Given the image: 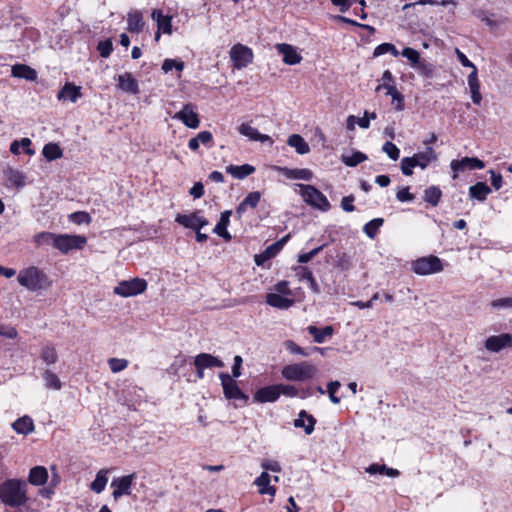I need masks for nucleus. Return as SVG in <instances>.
<instances>
[{
  "mask_svg": "<svg viewBox=\"0 0 512 512\" xmlns=\"http://www.w3.org/2000/svg\"><path fill=\"white\" fill-rule=\"evenodd\" d=\"M200 144L204 145L207 148H211L214 144L212 133L209 131L199 132L196 137L191 138L189 140L188 147L192 151H197L200 147Z\"/></svg>",
  "mask_w": 512,
  "mask_h": 512,
  "instance_id": "b1692460",
  "label": "nucleus"
},
{
  "mask_svg": "<svg viewBox=\"0 0 512 512\" xmlns=\"http://www.w3.org/2000/svg\"><path fill=\"white\" fill-rule=\"evenodd\" d=\"M261 467L265 471L280 472L281 466L276 460L265 459L261 463Z\"/></svg>",
  "mask_w": 512,
  "mask_h": 512,
  "instance_id": "774afa93",
  "label": "nucleus"
},
{
  "mask_svg": "<svg viewBox=\"0 0 512 512\" xmlns=\"http://www.w3.org/2000/svg\"><path fill=\"white\" fill-rule=\"evenodd\" d=\"M484 347L491 353H499L502 350L512 349V333L491 335L484 341Z\"/></svg>",
  "mask_w": 512,
  "mask_h": 512,
  "instance_id": "9d476101",
  "label": "nucleus"
},
{
  "mask_svg": "<svg viewBox=\"0 0 512 512\" xmlns=\"http://www.w3.org/2000/svg\"><path fill=\"white\" fill-rule=\"evenodd\" d=\"M223 392L228 399H244L245 395L238 387L237 382L228 374L221 373L219 375Z\"/></svg>",
  "mask_w": 512,
  "mask_h": 512,
  "instance_id": "2eb2a0df",
  "label": "nucleus"
},
{
  "mask_svg": "<svg viewBox=\"0 0 512 512\" xmlns=\"http://www.w3.org/2000/svg\"><path fill=\"white\" fill-rule=\"evenodd\" d=\"M48 480V472L47 469L43 466H35L33 467L28 476V481L30 484L35 486L44 485Z\"/></svg>",
  "mask_w": 512,
  "mask_h": 512,
  "instance_id": "2f4dec72",
  "label": "nucleus"
},
{
  "mask_svg": "<svg viewBox=\"0 0 512 512\" xmlns=\"http://www.w3.org/2000/svg\"><path fill=\"white\" fill-rule=\"evenodd\" d=\"M413 69L425 78H433L435 75V66L422 58Z\"/></svg>",
  "mask_w": 512,
  "mask_h": 512,
  "instance_id": "c03bdc74",
  "label": "nucleus"
},
{
  "mask_svg": "<svg viewBox=\"0 0 512 512\" xmlns=\"http://www.w3.org/2000/svg\"><path fill=\"white\" fill-rule=\"evenodd\" d=\"M226 171L234 178L243 179L252 174L255 171V168L249 164L241 166L230 165L226 168Z\"/></svg>",
  "mask_w": 512,
  "mask_h": 512,
  "instance_id": "a19ab883",
  "label": "nucleus"
},
{
  "mask_svg": "<svg viewBox=\"0 0 512 512\" xmlns=\"http://www.w3.org/2000/svg\"><path fill=\"white\" fill-rule=\"evenodd\" d=\"M284 346H285V349L287 351H289L290 353H292V354H299V355H302V356H305V357L309 355L308 351H306L305 349H303L302 347L297 345L292 340L285 341Z\"/></svg>",
  "mask_w": 512,
  "mask_h": 512,
  "instance_id": "e2e57ef3",
  "label": "nucleus"
},
{
  "mask_svg": "<svg viewBox=\"0 0 512 512\" xmlns=\"http://www.w3.org/2000/svg\"><path fill=\"white\" fill-rule=\"evenodd\" d=\"M175 221L180 225L195 231H198L202 227L208 225V221L200 215L199 211L191 214H178Z\"/></svg>",
  "mask_w": 512,
  "mask_h": 512,
  "instance_id": "ddd939ff",
  "label": "nucleus"
},
{
  "mask_svg": "<svg viewBox=\"0 0 512 512\" xmlns=\"http://www.w3.org/2000/svg\"><path fill=\"white\" fill-rule=\"evenodd\" d=\"M229 54L234 68L239 70L247 67L253 61L252 49L240 43L235 44Z\"/></svg>",
  "mask_w": 512,
  "mask_h": 512,
  "instance_id": "1a4fd4ad",
  "label": "nucleus"
},
{
  "mask_svg": "<svg viewBox=\"0 0 512 512\" xmlns=\"http://www.w3.org/2000/svg\"><path fill=\"white\" fill-rule=\"evenodd\" d=\"M377 114L375 112L365 111L363 117L358 118L357 125L362 129H368L370 127V121L375 120Z\"/></svg>",
  "mask_w": 512,
  "mask_h": 512,
  "instance_id": "680f3d73",
  "label": "nucleus"
},
{
  "mask_svg": "<svg viewBox=\"0 0 512 512\" xmlns=\"http://www.w3.org/2000/svg\"><path fill=\"white\" fill-rule=\"evenodd\" d=\"M5 178L8 186L19 188L25 185V175L19 170L8 169Z\"/></svg>",
  "mask_w": 512,
  "mask_h": 512,
  "instance_id": "58836bf2",
  "label": "nucleus"
},
{
  "mask_svg": "<svg viewBox=\"0 0 512 512\" xmlns=\"http://www.w3.org/2000/svg\"><path fill=\"white\" fill-rule=\"evenodd\" d=\"M266 303L272 307L286 310L294 304V300L293 298L271 292L266 295Z\"/></svg>",
  "mask_w": 512,
  "mask_h": 512,
  "instance_id": "393cba45",
  "label": "nucleus"
},
{
  "mask_svg": "<svg viewBox=\"0 0 512 512\" xmlns=\"http://www.w3.org/2000/svg\"><path fill=\"white\" fill-rule=\"evenodd\" d=\"M401 55L409 61L412 68H414L417 65V63L421 60L420 53L417 50L410 47L404 48L401 52Z\"/></svg>",
  "mask_w": 512,
  "mask_h": 512,
  "instance_id": "603ef678",
  "label": "nucleus"
},
{
  "mask_svg": "<svg viewBox=\"0 0 512 512\" xmlns=\"http://www.w3.org/2000/svg\"><path fill=\"white\" fill-rule=\"evenodd\" d=\"M128 360L122 358H109L108 365L113 373H119L128 367Z\"/></svg>",
  "mask_w": 512,
  "mask_h": 512,
  "instance_id": "864d4df0",
  "label": "nucleus"
},
{
  "mask_svg": "<svg viewBox=\"0 0 512 512\" xmlns=\"http://www.w3.org/2000/svg\"><path fill=\"white\" fill-rule=\"evenodd\" d=\"M490 192V187L483 182H478L469 188L470 197L479 201H484Z\"/></svg>",
  "mask_w": 512,
  "mask_h": 512,
  "instance_id": "79ce46f5",
  "label": "nucleus"
},
{
  "mask_svg": "<svg viewBox=\"0 0 512 512\" xmlns=\"http://www.w3.org/2000/svg\"><path fill=\"white\" fill-rule=\"evenodd\" d=\"M366 159L367 156L360 151H355L352 152L351 154H343L341 156L342 162L349 167H354L359 163L365 161Z\"/></svg>",
  "mask_w": 512,
  "mask_h": 512,
  "instance_id": "de8ad7c7",
  "label": "nucleus"
},
{
  "mask_svg": "<svg viewBox=\"0 0 512 512\" xmlns=\"http://www.w3.org/2000/svg\"><path fill=\"white\" fill-rule=\"evenodd\" d=\"M143 15L138 10H132L127 15V29L131 33H140L144 28Z\"/></svg>",
  "mask_w": 512,
  "mask_h": 512,
  "instance_id": "bb28decb",
  "label": "nucleus"
},
{
  "mask_svg": "<svg viewBox=\"0 0 512 512\" xmlns=\"http://www.w3.org/2000/svg\"><path fill=\"white\" fill-rule=\"evenodd\" d=\"M295 191L299 192L308 205L316 209L326 212L331 207L327 197L314 186L296 184Z\"/></svg>",
  "mask_w": 512,
  "mask_h": 512,
  "instance_id": "39448f33",
  "label": "nucleus"
},
{
  "mask_svg": "<svg viewBox=\"0 0 512 512\" xmlns=\"http://www.w3.org/2000/svg\"><path fill=\"white\" fill-rule=\"evenodd\" d=\"M174 119L180 120L184 125L191 129H196L200 125L198 114L194 111L191 104H186L183 108L177 112Z\"/></svg>",
  "mask_w": 512,
  "mask_h": 512,
  "instance_id": "dca6fc26",
  "label": "nucleus"
},
{
  "mask_svg": "<svg viewBox=\"0 0 512 512\" xmlns=\"http://www.w3.org/2000/svg\"><path fill=\"white\" fill-rule=\"evenodd\" d=\"M87 243V239L82 235L59 234L55 249L63 254L72 250H81Z\"/></svg>",
  "mask_w": 512,
  "mask_h": 512,
  "instance_id": "6e6552de",
  "label": "nucleus"
},
{
  "mask_svg": "<svg viewBox=\"0 0 512 512\" xmlns=\"http://www.w3.org/2000/svg\"><path fill=\"white\" fill-rule=\"evenodd\" d=\"M441 196L442 192L436 186H430L424 192V200L432 206H436L439 203Z\"/></svg>",
  "mask_w": 512,
  "mask_h": 512,
  "instance_id": "09e8293b",
  "label": "nucleus"
},
{
  "mask_svg": "<svg viewBox=\"0 0 512 512\" xmlns=\"http://www.w3.org/2000/svg\"><path fill=\"white\" fill-rule=\"evenodd\" d=\"M81 96V87L76 86L72 83H66L64 87L59 91L57 98L59 100H69L75 103Z\"/></svg>",
  "mask_w": 512,
  "mask_h": 512,
  "instance_id": "a878e982",
  "label": "nucleus"
},
{
  "mask_svg": "<svg viewBox=\"0 0 512 512\" xmlns=\"http://www.w3.org/2000/svg\"><path fill=\"white\" fill-rule=\"evenodd\" d=\"M490 306L494 309H512V296L495 299L490 302Z\"/></svg>",
  "mask_w": 512,
  "mask_h": 512,
  "instance_id": "bf43d9fd",
  "label": "nucleus"
},
{
  "mask_svg": "<svg viewBox=\"0 0 512 512\" xmlns=\"http://www.w3.org/2000/svg\"><path fill=\"white\" fill-rule=\"evenodd\" d=\"M307 331L310 335L313 336V339L316 343H324L327 338H330L334 329L332 326H325L324 328H318L314 325H310L307 327Z\"/></svg>",
  "mask_w": 512,
  "mask_h": 512,
  "instance_id": "7c9ffc66",
  "label": "nucleus"
},
{
  "mask_svg": "<svg viewBox=\"0 0 512 512\" xmlns=\"http://www.w3.org/2000/svg\"><path fill=\"white\" fill-rule=\"evenodd\" d=\"M117 81L118 88L122 91L130 94H137L139 92L138 82L130 72L118 75Z\"/></svg>",
  "mask_w": 512,
  "mask_h": 512,
  "instance_id": "412c9836",
  "label": "nucleus"
},
{
  "mask_svg": "<svg viewBox=\"0 0 512 512\" xmlns=\"http://www.w3.org/2000/svg\"><path fill=\"white\" fill-rule=\"evenodd\" d=\"M382 224V218H375L364 225L363 231L368 237L374 238Z\"/></svg>",
  "mask_w": 512,
  "mask_h": 512,
  "instance_id": "8fccbe9b",
  "label": "nucleus"
},
{
  "mask_svg": "<svg viewBox=\"0 0 512 512\" xmlns=\"http://www.w3.org/2000/svg\"><path fill=\"white\" fill-rule=\"evenodd\" d=\"M386 53H390L392 54L394 57H397L399 55V51L397 50V48L391 44V43H382L380 45H378L375 49H374V52H373V55L375 57H378V56H381V55H384Z\"/></svg>",
  "mask_w": 512,
  "mask_h": 512,
  "instance_id": "3c124183",
  "label": "nucleus"
},
{
  "mask_svg": "<svg viewBox=\"0 0 512 512\" xmlns=\"http://www.w3.org/2000/svg\"><path fill=\"white\" fill-rule=\"evenodd\" d=\"M318 369L310 362L303 361L294 364H288L281 370V375L288 381L304 382L316 376Z\"/></svg>",
  "mask_w": 512,
  "mask_h": 512,
  "instance_id": "20e7f679",
  "label": "nucleus"
},
{
  "mask_svg": "<svg viewBox=\"0 0 512 512\" xmlns=\"http://www.w3.org/2000/svg\"><path fill=\"white\" fill-rule=\"evenodd\" d=\"M17 281L21 286L33 292L45 290L52 284L50 278L35 266L20 270L17 276Z\"/></svg>",
  "mask_w": 512,
  "mask_h": 512,
  "instance_id": "f03ea898",
  "label": "nucleus"
},
{
  "mask_svg": "<svg viewBox=\"0 0 512 512\" xmlns=\"http://www.w3.org/2000/svg\"><path fill=\"white\" fill-rule=\"evenodd\" d=\"M276 170L283 176L288 179H299L309 181L313 178V173L311 170L306 168L301 169H290L287 167H276Z\"/></svg>",
  "mask_w": 512,
  "mask_h": 512,
  "instance_id": "4be33fe9",
  "label": "nucleus"
},
{
  "mask_svg": "<svg viewBox=\"0 0 512 512\" xmlns=\"http://www.w3.org/2000/svg\"><path fill=\"white\" fill-rule=\"evenodd\" d=\"M172 69H176L178 72L183 71L184 62L179 59H165L162 64V70L168 73Z\"/></svg>",
  "mask_w": 512,
  "mask_h": 512,
  "instance_id": "5fc2aeb1",
  "label": "nucleus"
},
{
  "mask_svg": "<svg viewBox=\"0 0 512 512\" xmlns=\"http://www.w3.org/2000/svg\"><path fill=\"white\" fill-rule=\"evenodd\" d=\"M12 428L18 434L28 435L34 431V422L31 417L23 416L12 423Z\"/></svg>",
  "mask_w": 512,
  "mask_h": 512,
  "instance_id": "72a5a7b5",
  "label": "nucleus"
},
{
  "mask_svg": "<svg viewBox=\"0 0 512 512\" xmlns=\"http://www.w3.org/2000/svg\"><path fill=\"white\" fill-rule=\"evenodd\" d=\"M69 217L73 223H76L79 225L83 224V223L88 224L91 221L89 214L86 212H82V211L72 213Z\"/></svg>",
  "mask_w": 512,
  "mask_h": 512,
  "instance_id": "338daca9",
  "label": "nucleus"
},
{
  "mask_svg": "<svg viewBox=\"0 0 512 512\" xmlns=\"http://www.w3.org/2000/svg\"><path fill=\"white\" fill-rule=\"evenodd\" d=\"M231 214H232V211H230V210H226V211L222 212L221 216H220V220L218 221V223L216 224V226L213 230V232L215 234L219 235L220 237L224 238L225 240L231 239V235L227 231V227L230 222Z\"/></svg>",
  "mask_w": 512,
  "mask_h": 512,
  "instance_id": "cd10ccee",
  "label": "nucleus"
},
{
  "mask_svg": "<svg viewBox=\"0 0 512 512\" xmlns=\"http://www.w3.org/2000/svg\"><path fill=\"white\" fill-rule=\"evenodd\" d=\"M288 238H289V236L283 237L282 239H280L276 243L268 246L262 254L256 255L255 256L256 264L257 265H261L264 261H266L268 259H271L274 256H276L282 250V248L286 244Z\"/></svg>",
  "mask_w": 512,
  "mask_h": 512,
  "instance_id": "aec40b11",
  "label": "nucleus"
},
{
  "mask_svg": "<svg viewBox=\"0 0 512 512\" xmlns=\"http://www.w3.org/2000/svg\"><path fill=\"white\" fill-rule=\"evenodd\" d=\"M382 151L386 153L388 157L394 161L398 160L400 156V150L394 143L390 141L384 143Z\"/></svg>",
  "mask_w": 512,
  "mask_h": 512,
  "instance_id": "4d7b16f0",
  "label": "nucleus"
},
{
  "mask_svg": "<svg viewBox=\"0 0 512 512\" xmlns=\"http://www.w3.org/2000/svg\"><path fill=\"white\" fill-rule=\"evenodd\" d=\"M147 286L148 284L145 279L135 277L120 281L117 286L114 287L113 292L124 298L133 297L145 292Z\"/></svg>",
  "mask_w": 512,
  "mask_h": 512,
  "instance_id": "0eeeda50",
  "label": "nucleus"
},
{
  "mask_svg": "<svg viewBox=\"0 0 512 512\" xmlns=\"http://www.w3.org/2000/svg\"><path fill=\"white\" fill-rule=\"evenodd\" d=\"M97 49L103 58H107L113 51L112 42L110 39L99 42Z\"/></svg>",
  "mask_w": 512,
  "mask_h": 512,
  "instance_id": "0e129e2a",
  "label": "nucleus"
},
{
  "mask_svg": "<svg viewBox=\"0 0 512 512\" xmlns=\"http://www.w3.org/2000/svg\"><path fill=\"white\" fill-rule=\"evenodd\" d=\"M271 476L266 472H262L259 477L254 481V484L259 487V493L262 495L274 496L276 489L270 486Z\"/></svg>",
  "mask_w": 512,
  "mask_h": 512,
  "instance_id": "c85d7f7f",
  "label": "nucleus"
},
{
  "mask_svg": "<svg viewBox=\"0 0 512 512\" xmlns=\"http://www.w3.org/2000/svg\"><path fill=\"white\" fill-rule=\"evenodd\" d=\"M315 423V418L312 415L307 414L305 410H302L299 413L298 418L294 420V426L304 428L305 433L308 435L314 431Z\"/></svg>",
  "mask_w": 512,
  "mask_h": 512,
  "instance_id": "c756f323",
  "label": "nucleus"
},
{
  "mask_svg": "<svg viewBox=\"0 0 512 512\" xmlns=\"http://www.w3.org/2000/svg\"><path fill=\"white\" fill-rule=\"evenodd\" d=\"M396 198L400 202H411L415 199V196L410 193L409 187H402L398 189Z\"/></svg>",
  "mask_w": 512,
  "mask_h": 512,
  "instance_id": "69168bd1",
  "label": "nucleus"
},
{
  "mask_svg": "<svg viewBox=\"0 0 512 512\" xmlns=\"http://www.w3.org/2000/svg\"><path fill=\"white\" fill-rule=\"evenodd\" d=\"M277 52L282 55L283 62L287 65H296L302 61V56L297 47L286 43H278L275 45Z\"/></svg>",
  "mask_w": 512,
  "mask_h": 512,
  "instance_id": "4468645a",
  "label": "nucleus"
},
{
  "mask_svg": "<svg viewBox=\"0 0 512 512\" xmlns=\"http://www.w3.org/2000/svg\"><path fill=\"white\" fill-rule=\"evenodd\" d=\"M110 471L111 469H100L97 472L94 481L90 484V489L93 492L99 494L105 489L108 483V474Z\"/></svg>",
  "mask_w": 512,
  "mask_h": 512,
  "instance_id": "f704fd0d",
  "label": "nucleus"
},
{
  "mask_svg": "<svg viewBox=\"0 0 512 512\" xmlns=\"http://www.w3.org/2000/svg\"><path fill=\"white\" fill-rule=\"evenodd\" d=\"M238 132L252 141H259L261 143L268 142L269 145H273V140L269 135L260 133L248 123H242L238 127Z\"/></svg>",
  "mask_w": 512,
  "mask_h": 512,
  "instance_id": "f3484780",
  "label": "nucleus"
},
{
  "mask_svg": "<svg viewBox=\"0 0 512 512\" xmlns=\"http://www.w3.org/2000/svg\"><path fill=\"white\" fill-rule=\"evenodd\" d=\"M134 480L135 474H129L126 476L114 478L111 482V488L113 489V498L115 500H118L123 495H130Z\"/></svg>",
  "mask_w": 512,
  "mask_h": 512,
  "instance_id": "9b49d317",
  "label": "nucleus"
},
{
  "mask_svg": "<svg viewBox=\"0 0 512 512\" xmlns=\"http://www.w3.org/2000/svg\"><path fill=\"white\" fill-rule=\"evenodd\" d=\"M411 270L417 275L426 276L442 272L444 266L439 257L429 255L412 261Z\"/></svg>",
  "mask_w": 512,
  "mask_h": 512,
  "instance_id": "423d86ee",
  "label": "nucleus"
},
{
  "mask_svg": "<svg viewBox=\"0 0 512 512\" xmlns=\"http://www.w3.org/2000/svg\"><path fill=\"white\" fill-rule=\"evenodd\" d=\"M273 292L288 298H292L293 296V293L289 288V283L287 281H280L277 284H275L273 287Z\"/></svg>",
  "mask_w": 512,
  "mask_h": 512,
  "instance_id": "13d9d810",
  "label": "nucleus"
},
{
  "mask_svg": "<svg viewBox=\"0 0 512 512\" xmlns=\"http://www.w3.org/2000/svg\"><path fill=\"white\" fill-rule=\"evenodd\" d=\"M438 156L432 147H426L422 152L415 153L411 157H404L401 160V171L406 176L413 174V168H427L432 162L437 161Z\"/></svg>",
  "mask_w": 512,
  "mask_h": 512,
  "instance_id": "7ed1b4c3",
  "label": "nucleus"
},
{
  "mask_svg": "<svg viewBox=\"0 0 512 512\" xmlns=\"http://www.w3.org/2000/svg\"><path fill=\"white\" fill-rule=\"evenodd\" d=\"M39 357L47 366L55 364L59 358L56 348L48 344L42 346L39 352Z\"/></svg>",
  "mask_w": 512,
  "mask_h": 512,
  "instance_id": "c9c22d12",
  "label": "nucleus"
},
{
  "mask_svg": "<svg viewBox=\"0 0 512 512\" xmlns=\"http://www.w3.org/2000/svg\"><path fill=\"white\" fill-rule=\"evenodd\" d=\"M261 199V193L258 191L250 192L244 200L239 204V206L236 209V213L239 217L242 216V214L246 211V209L249 208H256L259 204V201Z\"/></svg>",
  "mask_w": 512,
  "mask_h": 512,
  "instance_id": "473e14b6",
  "label": "nucleus"
},
{
  "mask_svg": "<svg viewBox=\"0 0 512 512\" xmlns=\"http://www.w3.org/2000/svg\"><path fill=\"white\" fill-rule=\"evenodd\" d=\"M341 387V383L339 381H331L327 384V392L329 394V398L332 403L339 404L341 399L336 396L337 391Z\"/></svg>",
  "mask_w": 512,
  "mask_h": 512,
  "instance_id": "6e6d98bb",
  "label": "nucleus"
},
{
  "mask_svg": "<svg viewBox=\"0 0 512 512\" xmlns=\"http://www.w3.org/2000/svg\"><path fill=\"white\" fill-rule=\"evenodd\" d=\"M279 398L278 386L270 385L258 389L253 399L258 403L275 402Z\"/></svg>",
  "mask_w": 512,
  "mask_h": 512,
  "instance_id": "a211bd4d",
  "label": "nucleus"
},
{
  "mask_svg": "<svg viewBox=\"0 0 512 512\" xmlns=\"http://www.w3.org/2000/svg\"><path fill=\"white\" fill-rule=\"evenodd\" d=\"M450 167L453 171V178L456 179L459 172H462L466 169H483L485 167V163L476 157H464L460 160H452Z\"/></svg>",
  "mask_w": 512,
  "mask_h": 512,
  "instance_id": "f8f14e48",
  "label": "nucleus"
},
{
  "mask_svg": "<svg viewBox=\"0 0 512 512\" xmlns=\"http://www.w3.org/2000/svg\"><path fill=\"white\" fill-rule=\"evenodd\" d=\"M26 481L12 478L0 484V501L11 508L23 507L28 503Z\"/></svg>",
  "mask_w": 512,
  "mask_h": 512,
  "instance_id": "f257e3e1",
  "label": "nucleus"
},
{
  "mask_svg": "<svg viewBox=\"0 0 512 512\" xmlns=\"http://www.w3.org/2000/svg\"><path fill=\"white\" fill-rule=\"evenodd\" d=\"M152 19L157 23V28L162 33L171 35L172 29V16L164 15L161 9H154L151 13Z\"/></svg>",
  "mask_w": 512,
  "mask_h": 512,
  "instance_id": "6ab92c4d",
  "label": "nucleus"
},
{
  "mask_svg": "<svg viewBox=\"0 0 512 512\" xmlns=\"http://www.w3.org/2000/svg\"><path fill=\"white\" fill-rule=\"evenodd\" d=\"M42 154L48 161H53L61 158L63 153L58 144L48 143L43 147Z\"/></svg>",
  "mask_w": 512,
  "mask_h": 512,
  "instance_id": "49530a36",
  "label": "nucleus"
},
{
  "mask_svg": "<svg viewBox=\"0 0 512 512\" xmlns=\"http://www.w3.org/2000/svg\"><path fill=\"white\" fill-rule=\"evenodd\" d=\"M42 378L47 389L60 390L62 388V382L53 371L45 369Z\"/></svg>",
  "mask_w": 512,
  "mask_h": 512,
  "instance_id": "37998d69",
  "label": "nucleus"
},
{
  "mask_svg": "<svg viewBox=\"0 0 512 512\" xmlns=\"http://www.w3.org/2000/svg\"><path fill=\"white\" fill-rule=\"evenodd\" d=\"M58 235L51 232H41L34 236V241L39 246L48 245L55 248Z\"/></svg>",
  "mask_w": 512,
  "mask_h": 512,
  "instance_id": "a18cd8bd",
  "label": "nucleus"
},
{
  "mask_svg": "<svg viewBox=\"0 0 512 512\" xmlns=\"http://www.w3.org/2000/svg\"><path fill=\"white\" fill-rule=\"evenodd\" d=\"M277 386H278L279 396L281 394H283L284 396L293 398V397H297L299 394L298 389L293 385L277 384Z\"/></svg>",
  "mask_w": 512,
  "mask_h": 512,
  "instance_id": "052dcab7",
  "label": "nucleus"
},
{
  "mask_svg": "<svg viewBox=\"0 0 512 512\" xmlns=\"http://www.w3.org/2000/svg\"><path fill=\"white\" fill-rule=\"evenodd\" d=\"M287 144L293 147L298 154L304 155L310 151V147L308 143L304 140V138L298 134H293L289 136L287 140Z\"/></svg>",
  "mask_w": 512,
  "mask_h": 512,
  "instance_id": "ea45409f",
  "label": "nucleus"
},
{
  "mask_svg": "<svg viewBox=\"0 0 512 512\" xmlns=\"http://www.w3.org/2000/svg\"><path fill=\"white\" fill-rule=\"evenodd\" d=\"M194 365L196 368H222L224 363L217 357L208 354L201 353L195 357Z\"/></svg>",
  "mask_w": 512,
  "mask_h": 512,
  "instance_id": "5701e85b",
  "label": "nucleus"
},
{
  "mask_svg": "<svg viewBox=\"0 0 512 512\" xmlns=\"http://www.w3.org/2000/svg\"><path fill=\"white\" fill-rule=\"evenodd\" d=\"M12 75L17 78L34 81L37 78V73L34 69L24 64H16L12 67Z\"/></svg>",
  "mask_w": 512,
  "mask_h": 512,
  "instance_id": "e433bc0d",
  "label": "nucleus"
},
{
  "mask_svg": "<svg viewBox=\"0 0 512 512\" xmlns=\"http://www.w3.org/2000/svg\"><path fill=\"white\" fill-rule=\"evenodd\" d=\"M365 471L370 475L384 474L391 478H396L400 475V472L397 469L389 468L384 464L380 465L377 463L371 464L365 469Z\"/></svg>",
  "mask_w": 512,
  "mask_h": 512,
  "instance_id": "4c0bfd02",
  "label": "nucleus"
}]
</instances>
